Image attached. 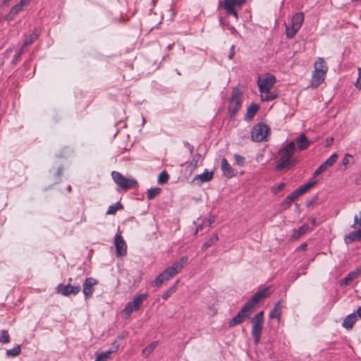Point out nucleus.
I'll return each mask as SVG.
<instances>
[{"label":"nucleus","instance_id":"obj_52","mask_svg":"<svg viewBox=\"0 0 361 361\" xmlns=\"http://www.w3.org/2000/svg\"><path fill=\"white\" fill-rule=\"evenodd\" d=\"M235 54V45L233 44L230 47L229 54H228V59H232L233 56Z\"/></svg>","mask_w":361,"mask_h":361},{"label":"nucleus","instance_id":"obj_61","mask_svg":"<svg viewBox=\"0 0 361 361\" xmlns=\"http://www.w3.org/2000/svg\"><path fill=\"white\" fill-rule=\"evenodd\" d=\"M11 0H4L3 3H2V6H6L8 3L10 2Z\"/></svg>","mask_w":361,"mask_h":361},{"label":"nucleus","instance_id":"obj_34","mask_svg":"<svg viewBox=\"0 0 361 361\" xmlns=\"http://www.w3.org/2000/svg\"><path fill=\"white\" fill-rule=\"evenodd\" d=\"M110 353L109 352L105 351L102 352L101 353H96V359L94 361H107L110 358Z\"/></svg>","mask_w":361,"mask_h":361},{"label":"nucleus","instance_id":"obj_40","mask_svg":"<svg viewBox=\"0 0 361 361\" xmlns=\"http://www.w3.org/2000/svg\"><path fill=\"white\" fill-rule=\"evenodd\" d=\"M10 341V336L6 330H2L0 336V343H8Z\"/></svg>","mask_w":361,"mask_h":361},{"label":"nucleus","instance_id":"obj_44","mask_svg":"<svg viewBox=\"0 0 361 361\" xmlns=\"http://www.w3.org/2000/svg\"><path fill=\"white\" fill-rule=\"evenodd\" d=\"M24 49H25V48H23V46H22L20 49L19 50V51L15 55V56L12 61V63L13 65L16 64L18 62L19 59H20L22 54L24 52Z\"/></svg>","mask_w":361,"mask_h":361},{"label":"nucleus","instance_id":"obj_38","mask_svg":"<svg viewBox=\"0 0 361 361\" xmlns=\"http://www.w3.org/2000/svg\"><path fill=\"white\" fill-rule=\"evenodd\" d=\"M169 176L166 171L160 173L158 176L157 181L159 184H165L168 182Z\"/></svg>","mask_w":361,"mask_h":361},{"label":"nucleus","instance_id":"obj_47","mask_svg":"<svg viewBox=\"0 0 361 361\" xmlns=\"http://www.w3.org/2000/svg\"><path fill=\"white\" fill-rule=\"evenodd\" d=\"M120 347V343L117 341H115L112 343V346L110 348V349L108 350L110 354H112L114 353H116Z\"/></svg>","mask_w":361,"mask_h":361},{"label":"nucleus","instance_id":"obj_7","mask_svg":"<svg viewBox=\"0 0 361 361\" xmlns=\"http://www.w3.org/2000/svg\"><path fill=\"white\" fill-rule=\"evenodd\" d=\"M72 281V279H68V283L67 285H63L62 283L58 285L56 288V291L58 294H60L63 296L68 297L71 295H78L81 290L80 285L79 283L71 285V282Z\"/></svg>","mask_w":361,"mask_h":361},{"label":"nucleus","instance_id":"obj_26","mask_svg":"<svg viewBox=\"0 0 361 361\" xmlns=\"http://www.w3.org/2000/svg\"><path fill=\"white\" fill-rule=\"evenodd\" d=\"M314 71H324L325 73H327L328 67L325 63L324 59L323 58H319L318 60L314 63Z\"/></svg>","mask_w":361,"mask_h":361},{"label":"nucleus","instance_id":"obj_45","mask_svg":"<svg viewBox=\"0 0 361 361\" xmlns=\"http://www.w3.org/2000/svg\"><path fill=\"white\" fill-rule=\"evenodd\" d=\"M300 193L299 192L298 190L296 189L294 191H293L289 195L287 196V197L291 201L293 202L295 199H297L299 196H300Z\"/></svg>","mask_w":361,"mask_h":361},{"label":"nucleus","instance_id":"obj_43","mask_svg":"<svg viewBox=\"0 0 361 361\" xmlns=\"http://www.w3.org/2000/svg\"><path fill=\"white\" fill-rule=\"evenodd\" d=\"M293 202H291L287 197L280 204V208L281 210L287 209L290 207Z\"/></svg>","mask_w":361,"mask_h":361},{"label":"nucleus","instance_id":"obj_28","mask_svg":"<svg viewBox=\"0 0 361 361\" xmlns=\"http://www.w3.org/2000/svg\"><path fill=\"white\" fill-rule=\"evenodd\" d=\"M218 235L217 234H213L211 238L207 240L202 246V250H205L208 247H211L214 244H215L218 241Z\"/></svg>","mask_w":361,"mask_h":361},{"label":"nucleus","instance_id":"obj_2","mask_svg":"<svg viewBox=\"0 0 361 361\" xmlns=\"http://www.w3.org/2000/svg\"><path fill=\"white\" fill-rule=\"evenodd\" d=\"M243 100V92L237 87L233 88L231 97L228 102V113L231 118L236 116L241 108Z\"/></svg>","mask_w":361,"mask_h":361},{"label":"nucleus","instance_id":"obj_48","mask_svg":"<svg viewBox=\"0 0 361 361\" xmlns=\"http://www.w3.org/2000/svg\"><path fill=\"white\" fill-rule=\"evenodd\" d=\"M23 6H22L20 4L18 3L15 6L12 7L11 11H12V13H14L15 15H17L20 11L23 10Z\"/></svg>","mask_w":361,"mask_h":361},{"label":"nucleus","instance_id":"obj_13","mask_svg":"<svg viewBox=\"0 0 361 361\" xmlns=\"http://www.w3.org/2000/svg\"><path fill=\"white\" fill-rule=\"evenodd\" d=\"M98 283V281L94 278H87L83 282L82 292L86 300L92 297L94 291V286Z\"/></svg>","mask_w":361,"mask_h":361},{"label":"nucleus","instance_id":"obj_35","mask_svg":"<svg viewBox=\"0 0 361 361\" xmlns=\"http://www.w3.org/2000/svg\"><path fill=\"white\" fill-rule=\"evenodd\" d=\"M21 352L20 346L19 345H17L12 349L7 350L6 351V355L8 357H16Z\"/></svg>","mask_w":361,"mask_h":361},{"label":"nucleus","instance_id":"obj_41","mask_svg":"<svg viewBox=\"0 0 361 361\" xmlns=\"http://www.w3.org/2000/svg\"><path fill=\"white\" fill-rule=\"evenodd\" d=\"M176 290V285L171 287L167 291L162 295V299L166 300Z\"/></svg>","mask_w":361,"mask_h":361},{"label":"nucleus","instance_id":"obj_30","mask_svg":"<svg viewBox=\"0 0 361 361\" xmlns=\"http://www.w3.org/2000/svg\"><path fill=\"white\" fill-rule=\"evenodd\" d=\"M160 188H149L147 191V197L148 200L154 199L157 195L161 192Z\"/></svg>","mask_w":361,"mask_h":361},{"label":"nucleus","instance_id":"obj_21","mask_svg":"<svg viewBox=\"0 0 361 361\" xmlns=\"http://www.w3.org/2000/svg\"><path fill=\"white\" fill-rule=\"evenodd\" d=\"M259 109V106L258 104L255 103L251 104L247 109L245 120L249 121H251L258 111Z\"/></svg>","mask_w":361,"mask_h":361},{"label":"nucleus","instance_id":"obj_8","mask_svg":"<svg viewBox=\"0 0 361 361\" xmlns=\"http://www.w3.org/2000/svg\"><path fill=\"white\" fill-rule=\"evenodd\" d=\"M188 258L186 256L182 257L180 259L174 262L171 267L166 268L161 273L164 274V278L168 281L173 276L177 274L188 263Z\"/></svg>","mask_w":361,"mask_h":361},{"label":"nucleus","instance_id":"obj_3","mask_svg":"<svg viewBox=\"0 0 361 361\" xmlns=\"http://www.w3.org/2000/svg\"><path fill=\"white\" fill-rule=\"evenodd\" d=\"M111 177L114 181L123 190L137 188L138 183L134 178H127L118 171H112Z\"/></svg>","mask_w":361,"mask_h":361},{"label":"nucleus","instance_id":"obj_20","mask_svg":"<svg viewBox=\"0 0 361 361\" xmlns=\"http://www.w3.org/2000/svg\"><path fill=\"white\" fill-rule=\"evenodd\" d=\"M221 170L224 174L228 178L233 176V169L226 158H223L221 160Z\"/></svg>","mask_w":361,"mask_h":361},{"label":"nucleus","instance_id":"obj_19","mask_svg":"<svg viewBox=\"0 0 361 361\" xmlns=\"http://www.w3.org/2000/svg\"><path fill=\"white\" fill-rule=\"evenodd\" d=\"M40 30L38 28H35L34 31L29 35V37L24 41L23 48H26L32 44L39 36Z\"/></svg>","mask_w":361,"mask_h":361},{"label":"nucleus","instance_id":"obj_60","mask_svg":"<svg viewBox=\"0 0 361 361\" xmlns=\"http://www.w3.org/2000/svg\"><path fill=\"white\" fill-rule=\"evenodd\" d=\"M300 248L302 250H305L307 248V244L303 243V244L300 245Z\"/></svg>","mask_w":361,"mask_h":361},{"label":"nucleus","instance_id":"obj_24","mask_svg":"<svg viewBox=\"0 0 361 361\" xmlns=\"http://www.w3.org/2000/svg\"><path fill=\"white\" fill-rule=\"evenodd\" d=\"M309 229V226L307 224L302 225L299 228L295 229L293 231V234L291 235V239L297 240L303 234H305L307 230Z\"/></svg>","mask_w":361,"mask_h":361},{"label":"nucleus","instance_id":"obj_12","mask_svg":"<svg viewBox=\"0 0 361 361\" xmlns=\"http://www.w3.org/2000/svg\"><path fill=\"white\" fill-rule=\"evenodd\" d=\"M275 82L276 78L272 75H267L264 78H259L257 85L259 92L271 90Z\"/></svg>","mask_w":361,"mask_h":361},{"label":"nucleus","instance_id":"obj_59","mask_svg":"<svg viewBox=\"0 0 361 361\" xmlns=\"http://www.w3.org/2000/svg\"><path fill=\"white\" fill-rule=\"evenodd\" d=\"M322 173V172L321 171H319V168H317L314 173V176H317L318 175H319Z\"/></svg>","mask_w":361,"mask_h":361},{"label":"nucleus","instance_id":"obj_31","mask_svg":"<svg viewBox=\"0 0 361 361\" xmlns=\"http://www.w3.org/2000/svg\"><path fill=\"white\" fill-rule=\"evenodd\" d=\"M201 154H199V153H197L194 155V157H192L191 161L190 162L189 165H188V167L192 170H195L197 167V165H198V162L200 161V160L201 159Z\"/></svg>","mask_w":361,"mask_h":361},{"label":"nucleus","instance_id":"obj_53","mask_svg":"<svg viewBox=\"0 0 361 361\" xmlns=\"http://www.w3.org/2000/svg\"><path fill=\"white\" fill-rule=\"evenodd\" d=\"M15 16L16 15L14 13H12V11H10V12L7 15H6L5 20L7 21H11L13 19Z\"/></svg>","mask_w":361,"mask_h":361},{"label":"nucleus","instance_id":"obj_27","mask_svg":"<svg viewBox=\"0 0 361 361\" xmlns=\"http://www.w3.org/2000/svg\"><path fill=\"white\" fill-rule=\"evenodd\" d=\"M261 94V99L262 101H271L275 99L277 97V94L271 90H267V92H260Z\"/></svg>","mask_w":361,"mask_h":361},{"label":"nucleus","instance_id":"obj_63","mask_svg":"<svg viewBox=\"0 0 361 361\" xmlns=\"http://www.w3.org/2000/svg\"><path fill=\"white\" fill-rule=\"evenodd\" d=\"M125 337H126V334H121V335L118 336V338L119 339L122 340V339H123Z\"/></svg>","mask_w":361,"mask_h":361},{"label":"nucleus","instance_id":"obj_10","mask_svg":"<svg viewBox=\"0 0 361 361\" xmlns=\"http://www.w3.org/2000/svg\"><path fill=\"white\" fill-rule=\"evenodd\" d=\"M271 294L270 287H266L257 290L245 304L252 310L262 300L268 298Z\"/></svg>","mask_w":361,"mask_h":361},{"label":"nucleus","instance_id":"obj_14","mask_svg":"<svg viewBox=\"0 0 361 361\" xmlns=\"http://www.w3.org/2000/svg\"><path fill=\"white\" fill-rule=\"evenodd\" d=\"M114 244L117 256H123L127 252V245L123 237L118 234L115 237Z\"/></svg>","mask_w":361,"mask_h":361},{"label":"nucleus","instance_id":"obj_64","mask_svg":"<svg viewBox=\"0 0 361 361\" xmlns=\"http://www.w3.org/2000/svg\"><path fill=\"white\" fill-rule=\"evenodd\" d=\"M61 171H62V168L59 167V168L58 169L57 174H58L59 176H60V174H61Z\"/></svg>","mask_w":361,"mask_h":361},{"label":"nucleus","instance_id":"obj_42","mask_svg":"<svg viewBox=\"0 0 361 361\" xmlns=\"http://www.w3.org/2000/svg\"><path fill=\"white\" fill-rule=\"evenodd\" d=\"M167 280L164 278V274L161 273L154 280V284L155 286H160L164 281H166Z\"/></svg>","mask_w":361,"mask_h":361},{"label":"nucleus","instance_id":"obj_46","mask_svg":"<svg viewBox=\"0 0 361 361\" xmlns=\"http://www.w3.org/2000/svg\"><path fill=\"white\" fill-rule=\"evenodd\" d=\"M234 159L236 161V164L238 165V166H243L244 164H245V158L243 157H242L241 155L240 154H234Z\"/></svg>","mask_w":361,"mask_h":361},{"label":"nucleus","instance_id":"obj_22","mask_svg":"<svg viewBox=\"0 0 361 361\" xmlns=\"http://www.w3.org/2000/svg\"><path fill=\"white\" fill-rule=\"evenodd\" d=\"M283 305L281 301L277 302L273 310L270 311L269 312V317L271 319H280L281 310H282Z\"/></svg>","mask_w":361,"mask_h":361},{"label":"nucleus","instance_id":"obj_39","mask_svg":"<svg viewBox=\"0 0 361 361\" xmlns=\"http://www.w3.org/2000/svg\"><path fill=\"white\" fill-rule=\"evenodd\" d=\"M213 222H214V219L203 220L202 224H201L197 226L196 230L195 231V234H197L200 230H202L204 225H206L208 227H210Z\"/></svg>","mask_w":361,"mask_h":361},{"label":"nucleus","instance_id":"obj_17","mask_svg":"<svg viewBox=\"0 0 361 361\" xmlns=\"http://www.w3.org/2000/svg\"><path fill=\"white\" fill-rule=\"evenodd\" d=\"M294 142L300 151L307 149L310 145V142L304 134L300 135Z\"/></svg>","mask_w":361,"mask_h":361},{"label":"nucleus","instance_id":"obj_4","mask_svg":"<svg viewBox=\"0 0 361 361\" xmlns=\"http://www.w3.org/2000/svg\"><path fill=\"white\" fill-rule=\"evenodd\" d=\"M252 335L255 343L260 341L261 334L264 325V312L261 311L256 314L252 319Z\"/></svg>","mask_w":361,"mask_h":361},{"label":"nucleus","instance_id":"obj_29","mask_svg":"<svg viewBox=\"0 0 361 361\" xmlns=\"http://www.w3.org/2000/svg\"><path fill=\"white\" fill-rule=\"evenodd\" d=\"M338 157V156L336 153L333 154L327 160L322 163V165L328 169L336 162Z\"/></svg>","mask_w":361,"mask_h":361},{"label":"nucleus","instance_id":"obj_36","mask_svg":"<svg viewBox=\"0 0 361 361\" xmlns=\"http://www.w3.org/2000/svg\"><path fill=\"white\" fill-rule=\"evenodd\" d=\"M316 184V182H310L307 183H305V185H301L298 188L299 192L300 195H303L305 193L307 190H309L310 188H312L314 185Z\"/></svg>","mask_w":361,"mask_h":361},{"label":"nucleus","instance_id":"obj_6","mask_svg":"<svg viewBox=\"0 0 361 361\" xmlns=\"http://www.w3.org/2000/svg\"><path fill=\"white\" fill-rule=\"evenodd\" d=\"M148 297L147 293L136 295L132 302H129L126 304L124 309L123 310V314L126 318L130 317L132 312L138 310L143 301Z\"/></svg>","mask_w":361,"mask_h":361},{"label":"nucleus","instance_id":"obj_57","mask_svg":"<svg viewBox=\"0 0 361 361\" xmlns=\"http://www.w3.org/2000/svg\"><path fill=\"white\" fill-rule=\"evenodd\" d=\"M356 235L357 236L359 240H361V228L358 231H355Z\"/></svg>","mask_w":361,"mask_h":361},{"label":"nucleus","instance_id":"obj_54","mask_svg":"<svg viewBox=\"0 0 361 361\" xmlns=\"http://www.w3.org/2000/svg\"><path fill=\"white\" fill-rule=\"evenodd\" d=\"M317 200V197H314V198H312L311 200H310L307 203V207H310L311 205H313L314 204L316 203Z\"/></svg>","mask_w":361,"mask_h":361},{"label":"nucleus","instance_id":"obj_18","mask_svg":"<svg viewBox=\"0 0 361 361\" xmlns=\"http://www.w3.org/2000/svg\"><path fill=\"white\" fill-rule=\"evenodd\" d=\"M356 321H357V316L355 315V313H352V314L348 315L344 319V320L343 321V323H342V326L348 330L351 329Z\"/></svg>","mask_w":361,"mask_h":361},{"label":"nucleus","instance_id":"obj_9","mask_svg":"<svg viewBox=\"0 0 361 361\" xmlns=\"http://www.w3.org/2000/svg\"><path fill=\"white\" fill-rule=\"evenodd\" d=\"M269 128L267 125L264 123H258L253 126L251 132V138L254 142H263L265 140Z\"/></svg>","mask_w":361,"mask_h":361},{"label":"nucleus","instance_id":"obj_49","mask_svg":"<svg viewBox=\"0 0 361 361\" xmlns=\"http://www.w3.org/2000/svg\"><path fill=\"white\" fill-rule=\"evenodd\" d=\"M245 1L246 0H230L228 3L233 6H241Z\"/></svg>","mask_w":361,"mask_h":361},{"label":"nucleus","instance_id":"obj_25","mask_svg":"<svg viewBox=\"0 0 361 361\" xmlns=\"http://www.w3.org/2000/svg\"><path fill=\"white\" fill-rule=\"evenodd\" d=\"M361 274V271L359 270H355L350 272L346 277L343 280V283L345 286L350 284V283L357 279Z\"/></svg>","mask_w":361,"mask_h":361},{"label":"nucleus","instance_id":"obj_55","mask_svg":"<svg viewBox=\"0 0 361 361\" xmlns=\"http://www.w3.org/2000/svg\"><path fill=\"white\" fill-rule=\"evenodd\" d=\"M185 145L188 148L190 153L192 154L194 151V147L191 145H190L188 142H185Z\"/></svg>","mask_w":361,"mask_h":361},{"label":"nucleus","instance_id":"obj_62","mask_svg":"<svg viewBox=\"0 0 361 361\" xmlns=\"http://www.w3.org/2000/svg\"><path fill=\"white\" fill-rule=\"evenodd\" d=\"M357 315L361 318V307H359L357 310Z\"/></svg>","mask_w":361,"mask_h":361},{"label":"nucleus","instance_id":"obj_58","mask_svg":"<svg viewBox=\"0 0 361 361\" xmlns=\"http://www.w3.org/2000/svg\"><path fill=\"white\" fill-rule=\"evenodd\" d=\"M318 168L319 171H321L322 173L327 170L326 167H324V165H322V164Z\"/></svg>","mask_w":361,"mask_h":361},{"label":"nucleus","instance_id":"obj_56","mask_svg":"<svg viewBox=\"0 0 361 361\" xmlns=\"http://www.w3.org/2000/svg\"><path fill=\"white\" fill-rule=\"evenodd\" d=\"M30 1V0H20V1L18 3L24 6L29 4Z\"/></svg>","mask_w":361,"mask_h":361},{"label":"nucleus","instance_id":"obj_15","mask_svg":"<svg viewBox=\"0 0 361 361\" xmlns=\"http://www.w3.org/2000/svg\"><path fill=\"white\" fill-rule=\"evenodd\" d=\"M214 176L213 171L205 170L202 173L196 175L192 182L195 184H201L202 183L210 181Z\"/></svg>","mask_w":361,"mask_h":361},{"label":"nucleus","instance_id":"obj_23","mask_svg":"<svg viewBox=\"0 0 361 361\" xmlns=\"http://www.w3.org/2000/svg\"><path fill=\"white\" fill-rule=\"evenodd\" d=\"M355 163V159L353 155L347 153L345 154L342 160L341 170L344 171L348 168V165H353Z\"/></svg>","mask_w":361,"mask_h":361},{"label":"nucleus","instance_id":"obj_50","mask_svg":"<svg viewBox=\"0 0 361 361\" xmlns=\"http://www.w3.org/2000/svg\"><path fill=\"white\" fill-rule=\"evenodd\" d=\"M358 73H359V77L357 80V82H356V87L358 88V89H361V68H358Z\"/></svg>","mask_w":361,"mask_h":361},{"label":"nucleus","instance_id":"obj_5","mask_svg":"<svg viewBox=\"0 0 361 361\" xmlns=\"http://www.w3.org/2000/svg\"><path fill=\"white\" fill-rule=\"evenodd\" d=\"M304 21V13H297L291 18L290 25H286V33L288 38H293L301 27Z\"/></svg>","mask_w":361,"mask_h":361},{"label":"nucleus","instance_id":"obj_32","mask_svg":"<svg viewBox=\"0 0 361 361\" xmlns=\"http://www.w3.org/2000/svg\"><path fill=\"white\" fill-rule=\"evenodd\" d=\"M122 208H123L122 204L119 202H118L109 207V208L106 212V215L114 214L118 209H121Z\"/></svg>","mask_w":361,"mask_h":361},{"label":"nucleus","instance_id":"obj_16","mask_svg":"<svg viewBox=\"0 0 361 361\" xmlns=\"http://www.w3.org/2000/svg\"><path fill=\"white\" fill-rule=\"evenodd\" d=\"M326 74L324 71H314L311 82L312 87H317L319 86L324 82Z\"/></svg>","mask_w":361,"mask_h":361},{"label":"nucleus","instance_id":"obj_51","mask_svg":"<svg viewBox=\"0 0 361 361\" xmlns=\"http://www.w3.org/2000/svg\"><path fill=\"white\" fill-rule=\"evenodd\" d=\"M284 187H285V183H281L276 188H275L272 191L275 194H276L279 192L281 191L284 188Z\"/></svg>","mask_w":361,"mask_h":361},{"label":"nucleus","instance_id":"obj_11","mask_svg":"<svg viewBox=\"0 0 361 361\" xmlns=\"http://www.w3.org/2000/svg\"><path fill=\"white\" fill-rule=\"evenodd\" d=\"M252 312L253 310L245 304L237 315L229 322V327H233L237 324H241L245 319L250 317Z\"/></svg>","mask_w":361,"mask_h":361},{"label":"nucleus","instance_id":"obj_33","mask_svg":"<svg viewBox=\"0 0 361 361\" xmlns=\"http://www.w3.org/2000/svg\"><path fill=\"white\" fill-rule=\"evenodd\" d=\"M158 341H154L151 343L149 345H148L145 348L142 350V354L145 355L146 357L149 355L154 350V349L157 346Z\"/></svg>","mask_w":361,"mask_h":361},{"label":"nucleus","instance_id":"obj_37","mask_svg":"<svg viewBox=\"0 0 361 361\" xmlns=\"http://www.w3.org/2000/svg\"><path fill=\"white\" fill-rule=\"evenodd\" d=\"M344 240L346 244H350L354 241L359 240L355 231L350 232L348 235H345Z\"/></svg>","mask_w":361,"mask_h":361},{"label":"nucleus","instance_id":"obj_1","mask_svg":"<svg viewBox=\"0 0 361 361\" xmlns=\"http://www.w3.org/2000/svg\"><path fill=\"white\" fill-rule=\"evenodd\" d=\"M296 150L294 141L290 142L279 151V158L277 161L276 169L279 171L284 169H288L295 165L299 159L294 157L293 154Z\"/></svg>","mask_w":361,"mask_h":361}]
</instances>
